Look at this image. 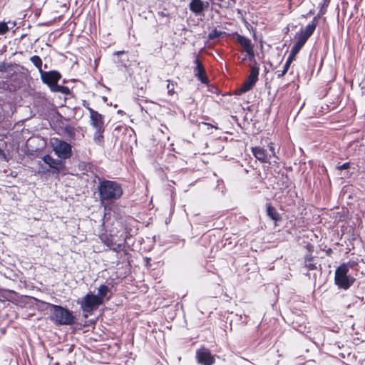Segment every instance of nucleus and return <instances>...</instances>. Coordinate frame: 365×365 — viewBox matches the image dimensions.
Here are the masks:
<instances>
[{"label":"nucleus","mask_w":365,"mask_h":365,"mask_svg":"<svg viewBox=\"0 0 365 365\" xmlns=\"http://www.w3.org/2000/svg\"><path fill=\"white\" fill-rule=\"evenodd\" d=\"M318 260H312L311 262H304V267L308 269V270H316L317 269V267H318Z\"/></svg>","instance_id":"79ce46f5"},{"label":"nucleus","mask_w":365,"mask_h":365,"mask_svg":"<svg viewBox=\"0 0 365 365\" xmlns=\"http://www.w3.org/2000/svg\"><path fill=\"white\" fill-rule=\"evenodd\" d=\"M41 149L40 148H36V149H30L26 145V148L24 150V154L29 158L30 159L33 160L38 156V154L40 153Z\"/></svg>","instance_id":"72a5a7b5"},{"label":"nucleus","mask_w":365,"mask_h":365,"mask_svg":"<svg viewBox=\"0 0 365 365\" xmlns=\"http://www.w3.org/2000/svg\"><path fill=\"white\" fill-rule=\"evenodd\" d=\"M357 266H358L357 260L349 259L346 262H343V263L340 264L338 267H336V268L349 273V270L351 269H356V267Z\"/></svg>","instance_id":"cd10ccee"},{"label":"nucleus","mask_w":365,"mask_h":365,"mask_svg":"<svg viewBox=\"0 0 365 365\" xmlns=\"http://www.w3.org/2000/svg\"><path fill=\"white\" fill-rule=\"evenodd\" d=\"M19 66V65L14 62H6V73H11L14 71V68Z\"/></svg>","instance_id":"603ef678"},{"label":"nucleus","mask_w":365,"mask_h":365,"mask_svg":"<svg viewBox=\"0 0 365 365\" xmlns=\"http://www.w3.org/2000/svg\"><path fill=\"white\" fill-rule=\"evenodd\" d=\"M259 71L260 68H251L250 73L249 76L258 81Z\"/></svg>","instance_id":"09e8293b"},{"label":"nucleus","mask_w":365,"mask_h":365,"mask_svg":"<svg viewBox=\"0 0 365 365\" xmlns=\"http://www.w3.org/2000/svg\"><path fill=\"white\" fill-rule=\"evenodd\" d=\"M202 124H204L205 125H207L208 128H215V130L219 129L217 124L215 123V124H212L211 123L207 122H202Z\"/></svg>","instance_id":"680f3d73"},{"label":"nucleus","mask_w":365,"mask_h":365,"mask_svg":"<svg viewBox=\"0 0 365 365\" xmlns=\"http://www.w3.org/2000/svg\"><path fill=\"white\" fill-rule=\"evenodd\" d=\"M274 173L278 175L277 176L274 175L273 177L277 180L276 184L282 193L284 192L287 189L295 187L294 182L286 172L274 168Z\"/></svg>","instance_id":"9d476101"},{"label":"nucleus","mask_w":365,"mask_h":365,"mask_svg":"<svg viewBox=\"0 0 365 365\" xmlns=\"http://www.w3.org/2000/svg\"><path fill=\"white\" fill-rule=\"evenodd\" d=\"M116 132L117 133H121L122 134H123L125 135H128L129 138H131L132 135H134L135 141V142L137 141L135 130L132 128H130V127H126V126L121 125H117L114 128V131H113V135H115V133H116Z\"/></svg>","instance_id":"393cba45"},{"label":"nucleus","mask_w":365,"mask_h":365,"mask_svg":"<svg viewBox=\"0 0 365 365\" xmlns=\"http://www.w3.org/2000/svg\"><path fill=\"white\" fill-rule=\"evenodd\" d=\"M113 63L117 66L118 70H120V68H127L128 62L129 61V56L127 51L124 50L116 51L113 53Z\"/></svg>","instance_id":"2eb2a0df"},{"label":"nucleus","mask_w":365,"mask_h":365,"mask_svg":"<svg viewBox=\"0 0 365 365\" xmlns=\"http://www.w3.org/2000/svg\"><path fill=\"white\" fill-rule=\"evenodd\" d=\"M320 18L319 16H314L313 19L305 26L304 29H303V33L310 37L314 32L316 27L317 26V19Z\"/></svg>","instance_id":"a878e982"},{"label":"nucleus","mask_w":365,"mask_h":365,"mask_svg":"<svg viewBox=\"0 0 365 365\" xmlns=\"http://www.w3.org/2000/svg\"><path fill=\"white\" fill-rule=\"evenodd\" d=\"M80 167L82 168V170H84L86 171H88V168L90 169L91 168V166L89 164H86V163H83L82 165L80 164Z\"/></svg>","instance_id":"338daca9"},{"label":"nucleus","mask_w":365,"mask_h":365,"mask_svg":"<svg viewBox=\"0 0 365 365\" xmlns=\"http://www.w3.org/2000/svg\"><path fill=\"white\" fill-rule=\"evenodd\" d=\"M203 84L205 86H206L207 90L208 92L213 93V94L220 95V92L219 88L215 86L214 85L211 84L209 79H208V83H203Z\"/></svg>","instance_id":"a19ab883"},{"label":"nucleus","mask_w":365,"mask_h":365,"mask_svg":"<svg viewBox=\"0 0 365 365\" xmlns=\"http://www.w3.org/2000/svg\"><path fill=\"white\" fill-rule=\"evenodd\" d=\"M167 88H168V93L169 95H173L174 93H175V91H174V88H173V85L172 86V88L170 87V84H168L167 86Z\"/></svg>","instance_id":"774afa93"},{"label":"nucleus","mask_w":365,"mask_h":365,"mask_svg":"<svg viewBox=\"0 0 365 365\" xmlns=\"http://www.w3.org/2000/svg\"><path fill=\"white\" fill-rule=\"evenodd\" d=\"M82 105L84 108H86L88 110L90 115H91V110H95L93 108L90 107L89 102L86 100L82 101Z\"/></svg>","instance_id":"13d9d810"},{"label":"nucleus","mask_w":365,"mask_h":365,"mask_svg":"<svg viewBox=\"0 0 365 365\" xmlns=\"http://www.w3.org/2000/svg\"><path fill=\"white\" fill-rule=\"evenodd\" d=\"M62 74L58 70L43 71L40 73L41 82L46 85L51 92L60 93L66 96L73 97V93L67 86L58 84V81L61 79Z\"/></svg>","instance_id":"f03ea898"},{"label":"nucleus","mask_w":365,"mask_h":365,"mask_svg":"<svg viewBox=\"0 0 365 365\" xmlns=\"http://www.w3.org/2000/svg\"><path fill=\"white\" fill-rule=\"evenodd\" d=\"M309 36H306L304 33H303V29L301 28L299 31H297L294 36V38L297 42H299L302 46H304L309 39Z\"/></svg>","instance_id":"473e14b6"},{"label":"nucleus","mask_w":365,"mask_h":365,"mask_svg":"<svg viewBox=\"0 0 365 365\" xmlns=\"http://www.w3.org/2000/svg\"><path fill=\"white\" fill-rule=\"evenodd\" d=\"M115 202L116 201H110L108 202H103L100 204L104 208V211L106 212L108 214L113 212L115 214L118 209Z\"/></svg>","instance_id":"c756f323"},{"label":"nucleus","mask_w":365,"mask_h":365,"mask_svg":"<svg viewBox=\"0 0 365 365\" xmlns=\"http://www.w3.org/2000/svg\"><path fill=\"white\" fill-rule=\"evenodd\" d=\"M106 284V286L108 287V289L110 291V292H113V290L115 291V286H116V283L114 281V279H111V280L109 282V281H106V282L105 283Z\"/></svg>","instance_id":"864d4df0"},{"label":"nucleus","mask_w":365,"mask_h":365,"mask_svg":"<svg viewBox=\"0 0 365 365\" xmlns=\"http://www.w3.org/2000/svg\"><path fill=\"white\" fill-rule=\"evenodd\" d=\"M143 260H144L145 266L148 269L151 268V267H152V264H151V263H150L151 258H150V257H144V258H143Z\"/></svg>","instance_id":"bf43d9fd"},{"label":"nucleus","mask_w":365,"mask_h":365,"mask_svg":"<svg viewBox=\"0 0 365 365\" xmlns=\"http://www.w3.org/2000/svg\"><path fill=\"white\" fill-rule=\"evenodd\" d=\"M210 1L204 0H190L188 7L195 16H204L208 11Z\"/></svg>","instance_id":"f8f14e48"},{"label":"nucleus","mask_w":365,"mask_h":365,"mask_svg":"<svg viewBox=\"0 0 365 365\" xmlns=\"http://www.w3.org/2000/svg\"><path fill=\"white\" fill-rule=\"evenodd\" d=\"M303 47L304 46L296 41L292 46L289 55L296 58L297 55L299 53Z\"/></svg>","instance_id":"4c0bfd02"},{"label":"nucleus","mask_w":365,"mask_h":365,"mask_svg":"<svg viewBox=\"0 0 365 365\" xmlns=\"http://www.w3.org/2000/svg\"><path fill=\"white\" fill-rule=\"evenodd\" d=\"M104 115L97 110H91L90 124L93 128H105Z\"/></svg>","instance_id":"f3484780"},{"label":"nucleus","mask_w":365,"mask_h":365,"mask_svg":"<svg viewBox=\"0 0 365 365\" xmlns=\"http://www.w3.org/2000/svg\"><path fill=\"white\" fill-rule=\"evenodd\" d=\"M30 61L34 64V66L38 69L39 74L41 72H43L42 69L43 61L41 58L38 55H34L30 57Z\"/></svg>","instance_id":"2f4dec72"},{"label":"nucleus","mask_w":365,"mask_h":365,"mask_svg":"<svg viewBox=\"0 0 365 365\" xmlns=\"http://www.w3.org/2000/svg\"><path fill=\"white\" fill-rule=\"evenodd\" d=\"M38 170L36 172L37 174L39 175H46L47 173L49 174V170H48V165L43 163L41 161L38 162Z\"/></svg>","instance_id":"ea45409f"},{"label":"nucleus","mask_w":365,"mask_h":365,"mask_svg":"<svg viewBox=\"0 0 365 365\" xmlns=\"http://www.w3.org/2000/svg\"><path fill=\"white\" fill-rule=\"evenodd\" d=\"M125 242H128V241L130 240L132 238V236H133V233H136V230L133 232V229L132 228L126 226L125 227Z\"/></svg>","instance_id":"a18cd8bd"},{"label":"nucleus","mask_w":365,"mask_h":365,"mask_svg":"<svg viewBox=\"0 0 365 365\" xmlns=\"http://www.w3.org/2000/svg\"><path fill=\"white\" fill-rule=\"evenodd\" d=\"M268 148L271 153V154L268 155L269 158H271L272 157H273V158H275L277 160H279V157L277 156L275 144L272 142H270L268 144Z\"/></svg>","instance_id":"c03bdc74"},{"label":"nucleus","mask_w":365,"mask_h":365,"mask_svg":"<svg viewBox=\"0 0 365 365\" xmlns=\"http://www.w3.org/2000/svg\"><path fill=\"white\" fill-rule=\"evenodd\" d=\"M242 21H243V22L245 24V27L250 31H252V29L255 28V27H253L252 26H251L250 24L246 20V19L243 18Z\"/></svg>","instance_id":"0e129e2a"},{"label":"nucleus","mask_w":365,"mask_h":365,"mask_svg":"<svg viewBox=\"0 0 365 365\" xmlns=\"http://www.w3.org/2000/svg\"><path fill=\"white\" fill-rule=\"evenodd\" d=\"M75 314L66 305L55 304L47 319L57 327L67 326L74 322Z\"/></svg>","instance_id":"7ed1b4c3"},{"label":"nucleus","mask_w":365,"mask_h":365,"mask_svg":"<svg viewBox=\"0 0 365 365\" xmlns=\"http://www.w3.org/2000/svg\"><path fill=\"white\" fill-rule=\"evenodd\" d=\"M304 247L306 249L307 252H314V245L309 242H306V245Z\"/></svg>","instance_id":"4d7b16f0"},{"label":"nucleus","mask_w":365,"mask_h":365,"mask_svg":"<svg viewBox=\"0 0 365 365\" xmlns=\"http://www.w3.org/2000/svg\"><path fill=\"white\" fill-rule=\"evenodd\" d=\"M70 119L68 118H66L63 116L59 111L56 113V117L51 122V124L53 125V128H57L58 130H61L63 125H66L65 124L66 121H69Z\"/></svg>","instance_id":"4be33fe9"},{"label":"nucleus","mask_w":365,"mask_h":365,"mask_svg":"<svg viewBox=\"0 0 365 365\" xmlns=\"http://www.w3.org/2000/svg\"><path fill=\"white\" fill-rule=\"evenodd\" d=\"M50 145L54 155L58 158L66 160L70 158L73 155L72 146L71 143L66 141L63 138L53 137L50 139Z\"/></svg>","instance_id":"39448f33"},{"label":"nucleus","mask_w":365,"mask_h":365,"mask_svg":"<svg viewBox=\"0 0 365 365\" xmlns=\"http://www.w3.org/2000/svg\"><path fill=\"white\" fill-rule=\"evenodd\" d=\"M232 35L235 37L236 41L243 47L246 52L245 56L242 58V61H249L256 57L255 44L249 37L240 34L237 31L232 32Z\"/></svg>","instance_id":"0eeeda50"},{"label":"nucleus","mask_w":365,"mask_h":365,"mask_svg":"<svg viewBox=\"0 0 365 365\" xmlns=\"http://www.w3.org/2000/svg\"><path fill=\"white\" fill-rule=\"evenodd\" d=\"M113 295V292H110L106 284H101L98 288V292L96 296L99 299L101 303L103 304L106 302H108Z\"/></svg>","instance_id":"dca6fc26"},{"label":"nucleus","mask_w":365,"mask_h":365,"mask_svg":"<svg viewBox=\"0 0 365 365\" xmlns=\"http://www.w3.org/2000/svg\"><path fill=\"white\" fill-rule=\"evenodd\" d=\"M354 299H355L347 306L348 307H354L357 309H360L365 304V300H364V297H359V296L355 295Z\"/></svg>","instance_id":"f704fd0d"},{"label":"nucleus","mask_w":365,"mask_h":365,"mask_svg":"<svg viewBox=\"0 0 365 365\" xmlns=\"http://www.w3.org/2000/svg\"><path fill=\"white\" fill-rule=\"evenodd\" d=\"M296 58L292 57L291 56L288 55V57L285 61V63L284 64L283 69L281 71H277V78H281L283 77L288 71L292 63L295 60Z\"/></svg>","instance_id":"7c9ffc66"},{"label":"nucleus","mask_w":365,"mask_h":365,"mask_svg":"<svg viewBox=\"0 0 365 365\" xmlns=\"http://www.w3.org/2000/svg\"><path fill=\"white\" fill-rule=\"evenodd\" d=\"M331 0H323L322 3L319 5V11L317 13V16H322L324 14H325L327 11V8L329 5Z\"/></svg>","instance_id":"c9c22d12"},{"label":"nucleus","mask_w":365,"mask_h":365,"mask_svg":"<svg viewBox=\"0 0 365 365\" xmlns=\"http://www.w3.org/2000/svg\"><path fill=\"white\" fill-rule=\"evenodd\" d=\"M158 176L162 181L168 180L167 174L165 173L164 170L162 168H160V170H158Z\"/></svg>","instance_id":"6e6d98bb"},{"label":"nucleus","mask_w":365,"mask_h":365,"mask_svg":"<svg viewBox=\"0 0 365 365\" xmlns=\"http://www.w3.org/2000/svg\"><path fill=\"white\" fill-rule=\"evenodd\" d=\"M270 159L271 158H269L266 163L268 164V165L267 167V168H270L271 174L273 176L275 174L274 173V168L277 169V170H282V169L279 168V164L277 162V159L274 160H271Z\"/></svg>","instance_id":"58836bf2"},{"label":"nucleus","mask_w":365,"mask_h":365,"mask_svg":"<svg viewBox=\"0 0 365 365\" xmlns=\"http://www.w3.org/2000/svg\"><path fill=\"white\" fill-rule=\"evenodd\" d=\"M254 157L260 163H266L269 159L267 150L260 146H255L251 148Z\"/></svg>","instance_id":"aec40b11"},{"label":"nucleus","mask_w":365,"mask_h":365,"mask_svg":"<svg viewBox=\"0 0 365 365\" xmlns=\"http://www.w3.org/2000/svg\"><path fill=\"white\" fill-rule=\"evenodd\" d=\"M86 322H83V319H78L77 318L76 314L74 315V322L73 324L68 325L70 327V329L71 330L72 334H76L78 331H82L84 328L86 327Z\"/></svg>","instance_id":"b1692460"},{"label":"nucleus","mask_w":365,"mask_h":365,"mask_svg":"<svg viewBox=\"0 0 365 365\" xmlns=\"http://www.w3.org/2000/svg\"><path fill=\"white\" fill-rule=\"evenodd\" d=\"M42 161L48 165L49 174H60L62 170L66 168V160L60 158L55 159L49 154H46L41 157Z\"/></svg>","instance_id":"6e6552de"},{"label":"nucleus","mask_w":365,"mask_h":365,"mask_svg":"<svg viewBox=\"0 0 365 365\" xmlns=\"http://www.w3.org/2000/svg\"><path fill=\"white\" fill-rule=\"evenodd\" d=\"M16 26V21L12 22V26H9L6 22L4 21H0V35H5L7 32H9L11 29H12Z\"/></svg>","instance_id":"e433bc0d"},{"label":"nucleus","mask_w":365,"mask_h":365,"mask_svg":"<svg viewBox=\"0 0 365 365\" xmlns=\"http://www.w3.org/2000/svg\"><path fill=\"white\" fill-rule=\"evenodd\" d=\"M70 140H75L76 135V128L71 125L67 124L60 130Z\"/></svg>","instance_id":"bb28decb"},{"label":"nucleus","mask_w":365,"mask_h":365,"mask_svg":"<svg viewBox=\"0 0 365 365\" xmlns=\"http://www.w3.org/2000/svg\"><path fill=\"white\" fill-rule=\"evenodd\" d=\"M0 108L3 110L2 114H4V118L5 117L11 116L16 110V108L14 102L4 101L2 99H0Z\"/></svg>","instance_id":"6ab92c4d"},{"label":"nucleus","mask_w":365,"mask_h":365,"mask_svg":"<svg viewBox=\"0 0 365 365\" xmlns=\"http://www.w3.org/2000/svg\"><path fill=\"white\" fill-rule=\"evenodd\" d=\"M195 66L193 67L194 76L201 83H208V78L206 74L205 68L203 64L200 62L198 56H196L193 60Z\"/></svg>","instance_id":"ddd939ff"},{"label":"nucleus","mask_w":365,"mask_h":365,"mask_svg":"<svg viewBox=\"0 0 365 365\" xmlns=\"http://www.w3.org/2000/svg\"><path fill=\"white\" fill-rule=\"evenodd\" d=\"M179 304H170L163 309V315L167 321H173L179 311Z\"/></svg>","instance_id":"412c9836"},{"label":"nucleus","mask_w":365,"mask_h":365,"mask_svg":"<svg viewBox=\"0 0 365 365\" xmlns=\"http://www.w3.org/2000/svg\"><path fill=\"white\" fill-rule=\"evenodd\" d=\"M77 304L80 305L82 311L83 318L87 319L94 314L102 304L96 296L94 292L89 290L86 295L76 300Z\"/></svg>","instance_id":"20e7f679"},{"label":"nucleus","mask_w":365,"mask_h":365,"mask_svg":"<svg viewBox=\"0 0 365 365\" xmlns=\"http://www.w3.org/2000/svg\"><path fill=\"white\" fill-rule=\"evenodd\" d=\"M34 300L36 309L38 312H43L44 314L50 315L53 310V307L55 305L54 304L45 302L36 297H34Z\"/></svg>","instance_id":"a211bd4d"},{"label":"nucleus","mask_w":365,"mask_h":365,"mask_svg":"<svg viewBox=\"0 0 365 365\" xmlns=\"http://www.w3.org/2000/svg\"><path fill=\"white\" fill-rule=\"evenodd\" d=\"M257 82V81L255 79L248 76L247 80L242 83V85L240 88V93L241 94H243L250 91L255 86Z\"/></svg>","instance_id":"5701e85b"},{"label":"nucleus","mask_w":365,"mask_h":365,"mask_svg":"<svg viewBox=\"0 0 365 365\" xmlns=\"http://www.w3.org/2000/svg\"><path fill=\"white\" fill-rule=\"evenodd\" d=\"M351 168V162H345L342 164L339 163L336 167V169L338 170H349Z\"/></svg>","instance_id":"de8ad7c7"},{"label":"nucleus","mask_w":365,"mask_h":365,"mask_svg":"<svg viewBox=\"0 0 365 365\" xmlns=\"http://www.w3.org/2000/svg\"><path fill=\"white\" fill-rule=\"evenodd\" d=\"M215 358H220V356L212 354L211 351L205 346H201L196 350L195 359L198 364L212 365L215 363Z\"/></svg>","instance_id":"1a4fd4ad"},{"label":"nucleus","mask_w":365,"mask_h":365,"mask_svg":"<svg viewBox=\"0 0 365 365\" xmlns=\"http://www.w3.org/2000/svg\"><path fill=\"white\" fill-rule=\"evenodd\" d=\"M58 112V107L51 101H46L42 104L39 110V114L43 120L48 121L50 126L53 129L51 122Z\"/></svg>","instance_id":"9b49d317"},{"label":"nucleus","mask_w":365,"mask_h":365,"mask_svg":"<svg viewBox=\"0 0 365 365\" xmlns=\"http://www.w3.org/2000/svg\"><path fill=\"white\" fill-rule=\"evenodd\" d=\"M6 62L2 61L0 62V73H6Z\"/></svg>","instance_id":"e2e57ef3"},{"label":"nucleus","mask_w":365,"mask_h":365,"mask_svg":"<svg viewBox=\"0 0 365 365\" xmlns=\"http://www.w3.org/2000/svg\"><path fill=\"white\" fill-rule=\"evenodd\" d=\"M9 155L5 153L4 148L0 146V161L9 162Z\"/></svg>","instance_id":"8fccbe9b"},{"label":"nucleus","mask_w":365,"mask_h":365,"mask_svg":"<svg viewBox=\"0 0 365 365\" xmlns=\"http://www.w3.org/2000/svg\"><path fill=\"white\" fill-rule=\"evenodd\" d=\"M84 319L83 320V322H86V327H92L96 323V320L94 319H90V320H87L86 319L83 318Z\"/></svg>","instance_id":"69168bd1"},{"label":"nucleus","mask_w":365,"mask_h":365,"mask_svg":"<svg viewBox=\"0 0 365 365\" xmlns=\"http://www.w3.org/2000/svg\"><path fill=\"white\" fill-rule=\"evenodd\" d=\"M317 257L313 255V252H307L304 256V262H311L312 260H317Z\"/></svg>","instance_id":"3c124183"},{"label":"nucleus","mask_w":365,"mask_h":365,"mask_svg":"<svg viewBox=\"0 0 365 365\" xmlns=\"http://www.w3.org/2000/svg\"><path fill=\"white\" fill-rule=\"evenodd\" d=\"M265 212L267 216L273 222L275 226L279 225V223L282 221V216L272 202L268 201L265 203Z\"/></svg>","instance_id":"4468645a"},{"label":"nucleus","mask_w":365,"mask_h":365,"mask_svg":"<svg viewBox=\"0 0 365 365\" xmlns=\"http://www.w3.org/2000/svg\"><path fill=\"white\" fill-rule=\"evenodd\" d=\"M292 187H290L289 189H287L285 191L287 193V195H288L292 200L294 202V198L297 197V193L294 190H292Z\"/></svg>","instance_id":"5fc2aeb1"},{"label":"nucleus","mask_w":365,"mask_h":365,"mask_svg":"<svg viewBox=\"0 0 365 365\" xmlns=\"http://www.w3.org/2000/svg\"><path fill=\"white\" fill-rule=\"evenodd\" d=\"M248 61L252 65L251 68H260L259 64L257 63V61L256 60V58L250 59Z\"/></svg>","instance_id":"052dcab7"},{"label":"nucleus","mask_w":365,"mask_h":365,"mask_svg":"<svg viewBox=\"0 0 365 365\" xmlns=\"http://www.w3.org/2000/svg\"><path fill=\"white\" fill-rule=\"evenodd\" d=\"M96 131L93 135V140L98 145H102L104 143V131L105 128H95Z\"/></svg>","instance_id":"c85d7f7f"},{"label":"nucleus","mask_w":365,"mask_h":365,"mask_svg":"<svg viewBox=\"0 0 365 365\" xmlns=\"http://www.w3.org/2000/svg\"><path fill=\"white\" fill-rule=\"evenodd\" d=\"M334 281L339 289L346 291L353 286L356 279L351 274L336 268Z\"/></svg>","instance_id":"423d86ee"},{"label":"nucleus","mask_w":365,"mask_h":365,"mask_svg":"<svg viewBox=\"0 0 365 365\" xmlns=\"http://www.w3.org/2000/svg\"><path fill=\"white\" fill-rule=\"evenodd\" d=\"M125 242H128V241L130 240L132 238V236H133V233H136V230L133 232V229L132 228L126 226L125 227Z\"/></svg>","instance_id":"49530a36"},{"label":"nucleus","mask_w":365,"mask_h":365,"mask_svg":"<svg viewBox=\"0 0 365 365\" xmlns=\"http://www.w3.org/2000/svg\"><path fill=\"white\" fill-rule=\"evenodd\" d=\"M97 178L94 194H98L100 203L117 201L121 198L124 192L121 183L102 176Z\"/></svg>","instance_id":"f257e3e1"},{"label":"nucleus","mask_w":365,"mask_h":365,"mask_svg":"<svg viewBox=\"0 0 365 365\" xmlns=\"http://www.w3.org/2000/svg\"><path fill=\"white\" fill-rule=\"evenodd\" d=\"M220 30H218L216 27L212 29L210 32H209L207 35L208 40H213L214 38H220Z\"/></svg>","instance_id":"37998d69"}]
</instances>
